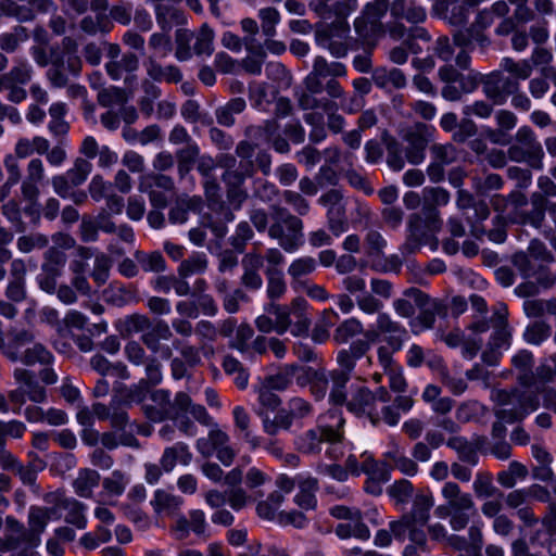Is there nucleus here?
<instances>
[{"instance_id": "1", "label": "nucleus", "mask_w": 556, "mask_h": 556, "mask_svg": "<svg viewBox=\"0 0 556 556\" xmlns=\"http://www.w3.org/2000/svg\"><path fill=\"white\" fill-rule=\"evenodd\" d=\"M346 75V67L340 62H328L324 56H316L312 71L304 78V89L296 90L294 96L300 109L304 111L321 109L327 117L326 128L337 135L342 134L346 125L345 118L338 113L334 100H342L345 91L338 77Z\"/></svg>"}, {"instance_id": "2", "label": "nucleus", "mask_w": 556, "mask_h": 556, "mask_svg": "<svg viewBox=\"0 0 556 556\" xmlns=\"http://www.w3.org/2000/svg\"><path fill=\"white\" fill-rule=\"evenodd\" d=\"M494 416L507 424L521 422L540 407L539 394L530 389H498L493 391Z\"/></svg>"}, {"instance_id": "3", "label": "nucleus", "mask_w": 556, "mask_h": 556, "mask_svg": "<svg viewBox=\"0 0 556 556\" xmlns=\"http://www.w3.org/2000/svg\"><path fill=\"white\" fill-rule=\"evenodd\" d=\"M441 495L445 503L435 507V517L439 519L448 518V525L454 531L466 529L471 519V511L475 510L472 495L464 492L456 481L444 482L441 488Z\"/></svg>"}, {"instance_id": "4", "label": "nucleus", "mask_w": 556, "mask_h": 556, "mask_svg": "<svg viewBox=\"0 0 556 556\" xmlns=\"http://www.w3.org/2000/svg\"><path fill=\"white\" fill-rule=\"evenodd\" d=\"M116 328L123 338L141 333L140 340L152 353L161 351V341L173 337L169 325L163 319H151L144 314L134 313L119 319Z\"/></svg>"}, {"instance_id": "5", "label": "nucleus", "mask_w": 556, "mask_h": 556, "mask_svg": "<svg viewBox=\"0 0 556 556\" xmlns=\"http://www.w3.org/2000/svg\"><path fill=\"white\" fill-rule=\"evenodd\" d=\"M271 224L268 228V237L276 240L286 252H294L303 244L302 219L290 213L286 207L274 204L270 206Z\"/></svg>"}, {"instance_id": "6", "label": "nucleus", "mask_w": 556, "mask_h": 556, "mask_svg": "<svg viewBox=\"0 0 556 556\" xmlns=\"http://www.w3.org/2000/svg\"><path fill=\"white\" fill-rule=\"evenodd\" d=\"M555 261L547 247L539 239H532L526 251L516 252L511 263L525 278H535L545 287L554 282L547 273V265Z\"/></svg>"}, {"instance_id": "7", "label": "nucleus", "mask_w": 556, "mask_h": 556, "mask_svg": "<svg viewBox=\"0 0 556 556\" xmlns=\"http://www.w3.org/2000/svg\"><path fill=\"white\" fill-rule=\"evenodd\" d=\"M78 45L72 37L62 39V50L56 47L53 53L52 67L46 72V79L52 88L62 89L68 85L71 76L78 77L83 61L77 54Z\"/></svg>"}, {"instance_id": "8", "label": "nucleus", "mask_w": 556, "mask_h": 556, "mask_svg": "<svg viewBox=\"0 0 556 556\" xmlns=\"http://www.w3.org/2000/svg\"><path fill=\"white\" fill-rule=\"evenodd\" d=\"M356 305L367 315L377 314L375 326L386 336V342L393 349H402L407 330L388 313L382 312L383 303L380 299L363 293L356 298Z\"/></svg>"}, {"instance_id": "9", "label": "nucleus", "mask_w": 556, "mask_h": 556, "mask_svg": "<svg viewBox=\"0 0 556 556\" xmlns=\"http://www.w3.org/2000/svg\"><path fill=\"white\" fill-rule=\"evenodd\" d=\"M153 404L142 405L144 416L153 422H162L166 419L176 420L187 412L191 404V397L185 392H178L174 401L170 393L164 389L150 390L148 394Z\"/></svg>"}, {"instance_id": "10", "label": "nucleus", "mask_w": 556, "mask_h": 556, "mask_svg": "<svg viewBox=\"0 0 556 556\" xmlns=\"http://www.w3.org/2000/svg\"><path fill=\"white\" fill-rule=\"evenodd\" d=\"M483 18V14L480 13L476 22L469 27L459 29L453 34L454 46L460 48V51L455 58V62L462 70L469 68L471 63L470 52L478 48L479 52L484 54L491 45L490 38L484 34L488 22H484Z\"/></svg>"}, {"instance_id": "11", "label": "nucleus", "mask_w": 556, "mask_h": 556, "mask_svg": "<svg viewBox=\"0 0 556 556\" xmlns=\"http://www.w3.org/2000/svg\"><path fill=\"white\" fill-rule=\"evenodd\" d=\"M276 317V332L285 334L289 329L294 337L308 334L312 318L307 314V302L303 298H295L289 306L271 305L270 311Z\"/></svg>"}, {"instance_id": "12", "label": "nucleus", "mask_w": 556, "mask_h": 556, "mask_svg": "<svg viewBox=\"0 0 556 556\" xmlns=\"http://www.w3.org/2000/svg\"><path fill=\"white\" fill-rule=\"evenodd\" d=\"M507 156L516 163H526L533 169L543 168L544 151L529 126H521L515 134V142L507 149Z\"/></svg>"}, {"instance_id": "13", "label": "nucleus", "mask_w": 556, "mask_h": 556, "mask_svg": "<svg viewBox=\"0 0 556 556\" xmlns=\"http://www.w3.org/2000/svg\"><path fill=\"white\" fill-rule=\"evenodd\" d=\"M350 24L348 20H333L330 23H319L315 29L316 43L329 53L341 59L346 56L350 49Z\"/></svg>"}, {"instance_id": "14", "label": "nucleus", "mask_w": 556, "mask_h": 556, "mask_svg": "<svg viewBox=\"0 0 556 556\" xmlns=\"http://www.w3.org/2000/svg\"><path fill=\"white\" fill-rule=\"evenodd\" d=\"M330 417L334 419V424H323L305 431L295 440V446L299 452L304 454H318L321 451L323 442L337 443L342 440L341 428L344 419L340 414L331 413Z\"/></svg>"}, {"instance_id": "15", "label": "nucleus", "mask_w": 556, "mask_h": 556, "mask_svg": "<svg viewBox=\"0 0 556 556\" xmlns=\"http://www.w3.org/2000/svg\"><path fill=\"white\" fill-rule=\"evenodd\" d=\"M13 377L18 387L11 390L8 397L11 403L18 406L17 410L25 404L26 400L34 403H43L47 400V391L37 380L35 372L25 368H15Z\"/></svg>"}, {"instance_id": "16", "label": "nucleus", "mask_w": 556, "mask_h": 556, "mask_svg": "<svg viewBox=\"0 0 556 556\" xmlns=\"http://www.w3.org/2000/svg\"><path fill=\"white\" fill-rule=\"evenodd\" d=\"M255 167L253 161H240L236 170L224 172L222 180L225 184L226 197L228 202L235 207L240 208L249 194L244 188L247 178L253 177Z\"/></svg>"}, {"instance_id": "17", "label": "nucleus", "mask_w": 556, "mask_h": 556, "mask_svg": "<svg viewBox=\"0 0 556 556\" xmlns=\"http://www.w3.org/2000/svg\"><path fill=\"white\" fill-rule=\"evenodd\" d=\"M229 435L219 429L217 426L212 428L207 437H203L197 440V451L203 457H211L214 453L218 460L225 465L230 466L235 459V451L229 446Z\"/></svg>"}, {"instance_id": "18", "label": "nucleus", "mask_w": 556, "mask_h": 556, "mask_svg": "<svg viewBox=\"0 0 556 556\" xmlns=\"http://www.w3.org/2000/svg\"><path fill=\"white\" fill-rule=\"evenodd\" d=\"M479 83L486 99L497 105L504 104L507 98L520 88L519 81L504 75L501 71L480 75Z\"/></svg>"}, {"instance_id": "19", "label": "nucleus", "mask_w": 556, "mask_h": 556, "mask_svg": "<svg viewBox=\"0 0 556 556\" xmlns=\"http://www.w3.org/2000/svg\"><path fill=\"white\" fill-rule=\"evenodd\" d=\"M404 295L413 299L415 305L420 309L416 317V324L421 329L433 328L437 316L443 317L447 313V307L442 301L430 299L428 294L417 288L405 290Z\"/></svg>"}, {"instance_id": "20", "label": "nucleus", "mask_w": 556, "mask_h": 556, "mask_svg": "<svg viewBox=\"0 0 556 556\" xmlns=\"http://www.w3.org/2000/svg\"><path fill=\"white\" fill-rule=\"evenodd\" d=\"M429 244L432 251L438 249V239L427 228L424 217L413 213L407 219V235L401 251L403 254H415L422 245Z\"/></svg>"}, {"instance_id": "21", "label": "nucleus", "mask_w": 556, "mask_h": 556, "mask_svg": "<svg viewBox=\"0 0 556 556\" xmlns=\"http://www.w3.org/2000/svg\"><path fill=\"white\" fill-rule=\"evenodd\" d=\"M431 136V128L424 123H416L405 131L403 136L407 142L405 157L410 164L418 165L424 162Z\"/></svg>"}, {"instance_id": "22", "label": "nucleus", "mask_w": 556, "mask_h": 556, "mask_svg": "<svg viewBox=\"0 0 556 556\" xmlns=\"http://www.w3.org/2000/svg\"><path fill=\"white\" fill-rule=\"evenodd\" d=\"M344 404L350 413L358 417L368 418L374 426L381 419L374 394H371V390L367 387L356 388Z\"/></svg>"}, {"instance_id": "23", "label": "nucleus", "mask_w": 556, "mask_h": 556, "mask_svg": "<svg viewBox=\"0 0 556 556\" xmlns=\"http://www.w3.org/2000/svg\"><path fill=\"white\" fill-rule=\"evenodd\" d=\"M150 390L147 389L146 383L140 380L131 384L117 381L113 386L111 407L130 408L135 404L142 406Z\"/></svg>"}, {"instance_id": "24", "label": "nucleus", "mask_w": 556, "mask_h": 556, "mask_svg": "<svg viewBox=\"0 0 556 556\" xmlns=\"http://www.w3.org/2000/svg\"><path fill=\"white\" fill-rule=\"evenodd\" d=\"M26 175L21 182V194L24 200L34 202L40 194L39 186L45 180V164L41 159L33 157L27 162Z\"/></svg>"}, {"instance_id": "25", "label": "nucleus", "mask_w": 556, "mask_h": 556, "mask_svg": "<svg viewBox=\"0 0 556 556\" xmlns=\"http://www.w3.org/2000/svg\"><path fill=\"white\" fill-rule=\"evenodd\" d=\"M52 509L41 506H31L28 511L25 535L22 536L26 545L37 547L41 543L40 535L45 532L51 518Z\"/></svg>"}, {"instance_id": "26", "label": "nucleus", "mask_w": 556, "mask_h": 556, "mask_svg": "<svg viewBox=\"0 0 556 556\" xmlns=\"http://www.w3.org/2000/svg\"><path fill=\"white\" fill-rule=\"evenodd\" d=\"M508 309L504 303H500L493 312L490 323L493 333L488 342L492 349L506 350L510 345L511 331L508 327Z\"/></svg>"}, {"instance_id": "27", "label": "nucleus", "mask_w": 556, "mask_h": 556, "mask_svg": "<svg viewBox=\"0 0 556 556\" xmlns=\"http://www.w3.org/2000/svg\"><path fill=\"white\" fill-rule=\"evenodd\" d=\"M309 7L324 20H348L356 9L357 0H309Z\"/></svg>"}, {"instance_id": "28", "label": "nucleus", "mask_w": 556, "mask_h": 556, "mask_svg": "<svg viewBox=\"0 0 556 556\" xmlns=\"http://www.w3.org/2000/svg\"><path fill=\"white\" fill-rule=\"evenodd\" d=\"M206 530L205 514L201 509H193L189 513V518L179 515L170 526V532L178 541L186 540L190 531L201 536Z\"/></svg>"}, {"instance_id": "29", "label": "nucleus", "mask_w": 556, "mask_h": 556, "mask_svg": "<svg viewBox=\"0 0 556 556\" xmlns=\"http://www.w3.org/2000/svg\"><path fill=\"white\" fill-rule=\"evenodd\" d=\"M529 201L531 207L529 210L513 211L511 219L517 224L529 225L535 229H540L545 220L548 201H544L542 197L536 194H531Z\"/></svg>"}, {"instance_id": "30", "label": "nucleus", "mask_w": 556, "mask_h": 556, "mask_svg": "<svg viewBox=\"0 0 556 556\" xmlns=\"http://www.w3.org/2000/svg\"><path fill=\"white\" fill-rule=\"evenodd\" d=\"M390 531L393 536L403 542L408 534L409 540L416 545L426 544V534L424 530L406 514L402 515L399 520L390 522Z\"/></svg>"}, {"instance_id": "31", "label": "nucleus", "mask_w": 556, "mask_h": 556, "mask_svg": "<svg viewBox=\"0 0 556 556\" xmlns=\"http://www.w3.org/2000/svg\"><path fill=\"white\" fill-rule=\"evenodd\" d=\"M433 12L439 17L447 21L453 26H460L468 20V8L456 0H438L433 5Z\"/></svg>"}, {"instance_id": "32", "label": "nucleus", "mask_w": 556, "mask_h": 556, "mask_svg": "<svg viewBox=\"0 0 556 556\" xmlns=\"http://www.w3.org/2000/svg\"><path fill=\"white\" fill-rule=\"evenodd\" d=\"M55 506L63 510L64 520L77 529H85L87 526V518L85 515L86 506L73 497L60 496Z\"/></svg>"}, {"instance_id": "33", "label": "nucleus", "mask_w": 556, "mask_h": 556, "mask_svg": "<svg viewBox=\"0 0 556 556\" xmlns=\"http://www.w3.org/2000/svg\"><path fill=\"white\" fill-rule=\"evenodd\" d=\"M256 414L262 419L263 431L269 439H276L280 430L289 431L293 425L286 408L279 409L273 417L263 409H257Z\"/></svg>"}, {"instance_id": "34", "label": "nucleus", "mask_w": 556, "mask_h": 556, "mask_svg": "<svg viewBox=\"0 0 556 556\" xmlns=\"http://www.w3.org/2000/svg\"><path fill=\"white\" fill-rule=\"evenodd\" d=\"M144 66L147 75L154 81L177 84L182 80V73L176 65L162 66L154 58L150 56L144 62Z\"/></svg>"}, {"instance_id": "35", "label": "nucleus", "mask_w": 556, "mask_h": 556, "mask_svg": "<svg viewBox=\"0 0 556 556\" xmlns=\"http://www.w3.org/2000/svg\"><path fill=\"white\" fill-rule=\"evenodd\" d=\"M192 454L188 445L184 442H178L163 451L160 464L165 472H170L177 463L187 466L190 464Z\"/></svg>"}, {"instance_id": "36", "label": "nucleus", "mask_w": 556, "mask_h": 556, "mask_svg": "<svg viewBox=\"0 0 556 556\" xmlns=\"http://www.w3.org/2000/svg\"><path fill=\"white\" fill-rule=\"evenodd\" d=\"M9 342H3L2 350L4 355L12 362L20 358V349L34 341L35 336L26 329L11 328L8 331Z\"/></svg>"}, {"instance_id": "37", "label": "nucleus", "mask_w": 556, "mask_h": 556, "mask_svg": "<svg viewBox=\"0 0 556 556\" xmlns=\"http://www.w3.org/2000/svg\"><path fill=\"white\" fill-rule=\"evenodd\" d=\"M533 18L534 13L527 3L519 4L516 7L511 16L503 18V21L497 25L495 34L497 36H508L516 27H518V25L531 22Z\"/></svg>"}, {"instance_id": "38", "label": "nucleus", "mask_w": 556, "mask_h": 556, "mask_svg": "<svg viewBox=\"0 0 556 556\" xmlns=\"http://www.w3.org/2000/svg\"><path fill=\"white\" fill-rule=\"evenodd\" d=\"M201 199L181 194L176 198L168 213V219L172 224H184L188 220V214L191 211L199 210Z\"/></svg>"}, {"instance_id": "39", "label": "nucleus", "mask_w": 556, "mask_h": 556, "mask_svg": "<svg viewBox=\"0 0 556 556\" xmlns=\"http://www.w3.org/2000/svg\"><path fill=\"white\" fill-rule=\"evenodd\" d=\"M50 148V141L42 136H35L33 138H20L14 146V154L17 159H26L34 153L43 155Z\"/></svg>"}, {"instance_id": "40", "label": "nucleus", "mask_w": 556, "mask_h": 556, "mask_svg": "<svg viewBox=\"0 0 556 556\" xmlns=\"http://www.w3.org/2000/svg\"><path fill=\"white\" fill-rule=\"evenodd\" d=\"M371 80L374 84L381 89H388L390 87L395 89H402L406 86V77L404 73L399 68L387 70L386 67H378L372 71Z\"/></svg>"}, {"instance_id": "41", "label": "nucleus", "mask_w": 556, "mask_h": 556, "mask_svg": "<svg viewBox=\"0 0 556 556\" xmlns=\"http://www.w3.org/2000/svg\"><path fill=\"white\" fill-rule=\"evenodd\" d=\"M353 516L343 523H339L336 528V534L340 539H348L351 536L367 540L370 536L368 527L362 520L361 511H353Z\"/></svg>"}, {"instance_id": "42", "label": "nucleus", "mask_w": 556, "mask_h": 556, "mask_svg": "<svg viewBox=\"0 0 556 556\" xmlns=\"http://www.w3.org/2000/svg\"><path fill=\"white\" fill-rule=\"evenodd\" d=\"M391 13L415 24L422 23L427 16L426 10L417 5L416 0H395L391 5Z\"/></svg>"}, {"instance_id": "43", "label": "nucleus", "mask_w": 556, "mask_h": 556, "mask_svg": "<svg viewBox=\"0 0 556 556\" xmlns=\"http://www.w3.org/2000/svg\"><path fill=\"white\" fill-rule=\"evenodd\" d=\"M511 364L516 370L519 371L518 381L525 387H530L534 380L533 354L527 350L519 351L511 358Z\"/></svg>"}, {"instance_id": "44", "label": "nucleus", "mask_w": 556, "mask_h": 556, "mask_svg": "<svg viewBox=\"0 0 556 556\" xmlns=\"http://www.w3.org/2000/svg\"><path fill=\"white\" fill-rule=\"evenodd\" d=\"M67 106L63 102L52 103L49 108L50 122L48 124L49 131L54 137H64L70 131V124L65 119Z\"/></svg>"}, {"instance_id": "45", "label": "nucleus", "mask_w": 556, "mask_h": 556, "mask_svg": "<svg viewBox=\"0 0 556 556\" xmlns=\"http://www.w3.org/2000/svg\"><path fill=\"white\" fill-rule=\"evenodd\" d=\"M236 427L243 433L244 441L249 444L251 450H256L262 446V438L255 435L250 430L251 417L242 406H236L232 412Z\"/></svg>"}, {"instance_id": "46", "label": "nucleus", "mask_w": 556, "mask_h": 556, "mask_svg": "<svg viewBox=\"0 0 556 556\" xmlns=\"http://www.w3.org/2000/svg\"><path fill=\"white\" fill-rule=\"evenodd\" d=\"M446 446L453 450L458 457V462L477 466L479 463V455L475 453L469 440L462 435H452L446 441Z\"/></svg>"}, {"instance_id": "47", "label": "nucleus", "mask_w": 556, "mask_h": 556, "mask_svg": "<svg viewBox=\"0 0 556 556\" xmlns=\"http://www.w3.org/2000/svg\"><path fill=\"white\" fill-rule=\"evenodd\" d=\"M247 108V102L243 98H233L225 105L218 106L215 111L217 123L224 127H231L235 125V116L242 113Z\"/></svg>"}, {"instance_id": "48", "label": "nucleus", "mask_w": 556, "mask_h": 556, "mask_svg": "<svg viewBox=\"0 0 556 556\" xmlns=\"http://www.w3.org/2000/svg\"><path fill=\"white\" fill-rule=\"evenodd\" d=\"M182 503L184 501L180 496L174 495L164 490H156L151 502L156 513H164L168 516L176 515L180 510Z\"/></svg>"}, {"instance_id": "49", "label": "nucleus", "mask_w": 556, "mask_h": 556, "mask_svg": "<svg viewBox=\"0 0 556 556\" xmlns=\"http://www.w3.org/2000/svg\"><path fill=\"white\" fill-rule=\"evenodd\" d=\"M472 491L477 498L486 500L503 493L494 485L493 477L489 471H478L472 481Z\"/></svg>"}, {"instance_id": "50", "label": "nucleus", "mask_w": 556, "mask_h": 556, "mask_svg": "<svg viewBox=\"0 0 556 556\" xmlns=\"http://www.w3.org/2000/svg\"><path fill=\"white\" fill-rule=\"evenodd\" d=\"M240 24L242 30L247 34L243 37V45L247 51L257 56H265L266 53L263 50V45L256 39V35L260 30L257 22L253 18L245 17L240 22Z\"/></svg>"}, {"instance_id": "51", "label": "nucleus", "mask_w": 556, "mask_h": 556, "mask_svg": "<svg viewBox=\"0 0 556 556\" xmlns=\"http://www.w3.org/2000/svg\"><path fill=\"white\" fill-rule=\"evenodd\" d=\"M318 203L326 207L327 217H338L346 213L344 195L340 189H329L319 197Z\"/></svg>"}, {"instance_id": "52", "label": "nucleus", "mask_w": 556, "mask_h": 556, "mask_svg": "<svg viewBox=\"0 0 556 556\" xmlns=\"http://www.w3.org/2000/svg\"><path fill=\"white\" fill-rule=\"evenodd\" d=\"M199 154L200 148L194 141L176 151L177 170L181 179L190 173Z\"/></svg>"}, {"instance_id": "53", "label": "nucleus", "mask_w": 556, "mask_h": 556, "mask_svg": "<svg viewBox=\"0 0 556 556\" xmlns=\"http://www.w3.org/2000/svg\"><path fill=\"white\" fill-rule=\"evenodd\" d=\"M432 506V496L420 493L414 497L412 510L406 515L421 528L428 522Z\"/></svg>"}, {"instance_id": "54", "label": "nucleus", "mask_w": 556, "mask_h": 556, "mask_svg": "<svg viewBox=\"0 0 556 556\" xmlns=\"http://www.w3.org/2000/svg\"><path fill=\"white\" fill-rule=\"evenodd\" d=\"M354 29L367 45L374 46L375 39L384 33L383 24H377L361 15L354 21Z\"/></svg>"}, {"instance_id": "55", "label": "nucleus", "mask_w": 556, "mask_h": 556, "mask_svg": "<svg viewBox=\"0 0 556 556\" xmlns=\"http://www.w3.org/2000/svg\"><path fill=\"white\" fill-rule=\"evenodd\" d=\"M351 377L344 372H338L336 370L329 371V383H331L329 391V400L336 405H343L346 400L345 387L350 381Z\"/></svg>"}, {"instance_id": "56", "label": "nucleus", "mask_w": 556, "mask_h": 556, "mask_svg": "<svg viewBox=\"0 0 556 556\" xmlns=\"http://www.w3.org/2000/svg\"><path fill=\"white\" fill-rule=\"evenodd\" d=\"M100 475L98 471L89 468L81 469L73 482L75 492L80 497H90L92 490L99 484Z\"/></svg>"}, {"instance_id": "57", "label": "nucleus", "mask_w": 556, "mask_h": 556, "mask_svg": "<svg viewBox=\"0 0 556 556\" xmlns=\"http://www.w3.org/2000/svg\"><path fill=\"white\" fill-rule=\"evenodd\" d=\"M18 361L26 366H34L36 364L47 366L53 362V355L45 345L36 343L20 354Z\"/></svg>"}, {"instance_id": "58", "label": "nucleus", "mask_w": 556, "mask_h": 556, "mask_svg": "<svg viewBox=\"0 0 556 556\" xmlns=\"http://www.w3.org/2000/svg\"><path fill=\"white\" fill-rule=\"evenodd\" d=\"M134 257L143 271L162 273L166 269V262L161 252L150 253L137 250Z\"/></svg>"}, {"instance_id": "59", "label": "nucleus", "mask_w": 556, "mask_h": 556, "mask_svg": "<svg viewBox=\"0 0 556 556\" xmlns=\"http://www.w3.org/2000/svg\"><path fill=\"white\" fill-rule=\"evenodd\" d=\"M364 332V326L355 317L343 320L333 332V341L338 344L348 343L354 337Z\"/></svg>"}, {"instance_id": "60", "label": "nucleus", "mask_w": 556, "mask_h": 556, "mask_svg": "<svg viewBox=\"0 0 556 556\" xmlns=\"http://www.w3.org/2000/svg\"><path fill=\"white\" fill-rule=\"evenodd\" d=\"M208 267V260L205 253L195 252L184 260L178 267V276L187 278L194 274H203Z\"/></svg>"}, {"instance_id": "61", "label": "nucleus", "mask_w": 556, "mask_h": 556, "mask_svg": "<svg viewBox=\"0 0 556 556\" xmlns=\"http://www.w3.org/2000/svg\"><path fill=\"white\" fill-rule=\"evenodd\" d=\"M278 128L279 125L275 119H267L263 123V125L248 126L244 130V135L251 141H254L256 144H261L263 142L269 141Z\"/></svg>"}, {"instance_id": "62", "label": "nucleus", "mask_w": 556, "mask_h": 556, "mask_svg": "<svg viewBox=\"0 0 556 556\" xmlns=\"http://www.w3.org/2000/svg\"><path fill=\"white\" fill-rule=\"evenodd\" d=\"M299 493L295 495V503L304 509H312L316 505L315 491L317 490V481L312 478L300 479L298 481Z\"/></svg>"}, {"instance_id": "63", "label": "nucleus", "mask_w": 556, "mask_h": 556, "mask_svg": "<svg viewBox=\"0 0 556 556\" xmlns=\"http://www.w3.org/2000/svg\"><path fill=\"white\" fill-rule=\"evenodd\" d=\"M92 168L93 165L89 160L77 156L73 161L72 167L68 168L65 174L74 186L79 187L88 179Z\"/></svg>"}, {"instance_id": "64", "label": "nucleus", "mask_w": 556, "mask_h": 556, "mask_svg": "<svg viewBox=\"0 0 556 556\" xmlns=\"http://www.w3.org/2000/svg\"><path fill=\"white\" fill-rule=\"evenodd\" d=\"M304 121L311 127L308 138L312 142L318 143L326 139L327 122H325V114L320 112H309L304 115Z\"/></svg>"}]
</instances>
